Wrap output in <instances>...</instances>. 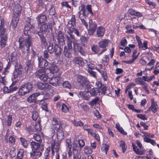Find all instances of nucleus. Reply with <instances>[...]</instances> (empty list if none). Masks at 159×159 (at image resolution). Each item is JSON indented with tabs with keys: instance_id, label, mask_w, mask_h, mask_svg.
<instances>
[{
	"instance_id": "ea45409f",
	"label": "nucleus",
	"mask_w": 159,
	"mask_h": 159,
	"mask_svg": "<svg viewBox=\"0 0 159 159\" xmlns=\"http://www.w3.org/2000/svg\"><path fill=\"white\" fill-rule=\"evenodd\" d=\"M48 50L49 52L50 53H53L54 52V46H53V45L52 43H50L49 44Z\"/></svg>"
},
{
	"instance_id": "5fc2aeb1",
	"label": "nucleus",
	"mask_w": 159,
	"mask_h": 159,
	"mask_svg": "<svg viewBox=\"0 0 159 159\" xmlns=\"http://www.w3.org/2000/svg\"><path fill=\"white\" fill-rule=\"evenodd\" d=\"M91 49L93 52L97 53L99 51V49L97 45H94L91 48Z\"/></svg>"
},
{
	"instance_id": "5701e85b",
	"label": "nucleus",
	"mask_w": 159,
	"mask_h": 159,
	"mask_svg": "<svg viewBox=\"0 0 159 159\" xmlns=\"http://www.w3.org/2000/svg\"><path fill=\"white\" fill-rule=\"evenodd\" d=\"M57 43H55L54 45V52L57 56L60 55L61 52V48L59 46Z\"/></svg>"
},
{
	"instance_id": "49530a36",
	"label": "nucleus",
	"mask_w": 159,
	"mask_h": 159,
	"mask_svg": "<svg viewBox=\"0 0 159 159\" xmlns=\"http://www.w3.org/2000/svg\"><path fill=\"white\" fill-rule=\"evenodd\" d=\"M143 85V88L145 90L146 93L148 94H149L150 92L149 90L148 89V84L144 82L141 84Z\"/></svg>"
},
{
	"instance_id": "393cba45",
	"label": "nucleus",
	"mask_w": 159,
	"mask_h": 159,
	"mask_svg": "<svg viewBox=\"0 0 159 159\" xmlns=\"http://www.w3.org/2000/svg\"><path fill=\"white\" fill-rule=\"evenodd\" d=\"M157 103H154L153 102H152V103H151V107H149L148 111L151 110L153 113H155L157 110Z\"/></svg>"
},
{
	"instance_id": "37998d69",
	"label": "nucleus",
	"mask_w": 159,
	"mask_h": 159,
	"mask_svg": "<svg viewBox=\"0 0 159 159\" xmlns=\"http://www.w3.org/2000/svg\"><path fill=\"white\" fill-rule=\"evenodd\" d=\"M109 146L108 145L105 144L102 145L101 149L102 152H105L106 154L107 153V150L109 149Z\"/></svg>"
},
{
	"instance_id": "09e8293b",
	"label": "nucleus",
	"mask_w": 159,
	"mask_h": 159,
	"mask_svg": "<svg viewBox=\"0 0 159 159\" xmlns=\"http://www.w3.org/2000/svg\"><path fill=\"white\" fill-rule=\"evenodd\" d=\"M66 146L67 148L71 149L72 147V144L71 141L70 139H67L66 141Z\"/></svg>"
},
{
	"instance_id": "f257e3e1",
	"label": "nucleus",
	"mask_w": 159,
	"mask_h": 159,
	"mask_svg": "<svg viewBox=\"0 0 159 159\" xmlns=\"http://www.w3.org/2000/svg\"><path fill=\"white\" fill-rule=\"evenodd\" d=\"M35 21L32 19H28L25 26L24 33L25 36H27L25 39L20 37L19 39V48H24L26 50L27 54H28L30 52V47L31 46L32 41L31 36L30 35L31 33L30 30L34 28Z\"/></svg>"
},
{
	"instance_id": "a211bd4d",
	"label": "nucleus",
	"mask_w": 159,
	"mask_h": 159,
	"mask_svg": "<svg viewBox=\"0 0 159 159\" xmlns=\"http://www.w3.org/2000/svg\"><path fill=\"white\" fill-rule=\"evenodd\" d=\"M19 16L13 15V17L12 18L11 22V25L13 29H15L17 26L19 20Z\"/></svg>"
},
{
	"instance_id": "3c124183",
	"label": "nucleus",
	"mask_w": 159,
	"mask_h": 159,
	"mask_svg": "<svg viewBox=\"0 0 159 159\" xmlns=\"http://www.w3.org/2000/svg\"><path fill=\"white\" fill-rule=\"evenodd\" d=\"M8 139V142L10 144L12 145L15 144V139L13 136H10Z\"/></svg>"
},
{
	"instance_id": "f3484780",
	"label": "nucleus",
	"mask_w": 159,
	"mask_h": 159,
	"mask_svg": "<svg viewBox=\"0 0 159 159\" xmlns=\"http://www.w3.org/2000/svg\"><path fill=\"white\" fill-rule=\"evenodd\" d=\"M37 19L38 24H40L45 22L47 20V17L45 15L41 14L38 16Z\"/></svg>"
},
{
	"instance_id": "4be33fe9",
	"label": "nucleus",
	"mask_w": 159,
	"mask_h": 159,
	"mask_svg": "<svg viewBox=\"0 0 159 159\" xmlns=\"http://www.w3.org/2000/svg\"><path fill=\"white\" fill-rule=\"evenodd\" d=\"M37 34L39 35L40 38L41 45L42 46H43L45 47H46L48 45V43L43 34H42L41 33H39V34Z\"/></svg>"
},
{
	"instance_id": "774afa93",
	"label": "nucleus",
	"mask_w": 159,
	"mask_h": 159,
	"mask_svg": "<svg viewBox=\"0 0 159 159\" xmlns=\"http://www.w3.org/2000/svg\"><path fill=\"white\" fill-rule=\"evenodd\" d=\"M88 72L91 75H92L94 77L96 78V72L93 71L92 70L88 69Z\"/></svg>"
},
{
	"instance_id": "9b49d317",
	"label": "nucleus",
	"mask_w": 159,
	"mask_h": 159,
	"mask_svg": "<svg viewBox=\"0 0 159 159\" xmlns=\"http://www.w3.org/2000/svg\"><path fill=\"white\" fill-rule=\"evenodd\" d=\"M108 43L109 40L108 39H104L99 42V47L103 48V49L100 52L99 55H100L106 50L107 49L106 48L108 46Z\"/></svg>"
},
{
	"instance_id": "9d476101",
	"label": "nucleus",
	"mask_w": 159,
	"mask_h": 159,
	"mask_svg": "<svg viewBox=\"0 0 159 159\" xmlns=\"http://www.w3.org/2000/svg\"><path fill=\"white\" fill-rule=\"evenodd\" d=\"M89 29L88 30L89 34L90 36L93 35L96 31L97 27V25L93 23L91 20H90L89 22Z\"/></svg>"
},
{
	"instance_id": "1a4fd4ad",
	"label": "nucleus",
	"mask_w": 159,
	"mask_h": 159,
	"mask_svg": "<svg viewBox=\"0 0 159 159\" xmlns=\"http://www.w3.org/2000/svg\"><path fill=\"white\" fill-rule=\"evenodd\" d=\"M22 8L21 5L18 3L15 4L13 7V16H20V15Z\"/></svg>"
},
{
	"instance_id": "e2e57ef3",
	"label": "nucleus",
	"mask_w": 159,
	"mask_h": 159,
	"mask_svg": "<svg viewBox=\"0 0 159 159\" xmlns=\"http://www.w3.org/2000/svg\"><path fill=\"white\" fill-rule=\"evenodd\" d=\"M39 117L38 113L36 112H34L32 114V118L34 120H36Z\"/></svg>"
},
{
	"instance_id": "dca6fc26",
	"label": "nucleus",
	"mask_w": 159,
	"mask_h": 159,
	"mask_svg": "<svg viewBox=\"0 0 159 159\" xmlns=\"http://www.w3.org/2000/svg\"><path fill=\"white\" fill-rule=\"evenodd\" d=\"M47 69L48 70L50 71V74H53L54 73H56L59 70L58 67L53 63L51 64L49 68Z\"/></svg>"
},
{
	"instance_id": "473e14b6",
	"label": "nucleus",
	"mask_w": 159,
	"mask_h": 159,
	"mask_svg": "<svg viewBox=\"0 0 159 159\" xmlns=\"http://www.w3.org/2000/svg\"><path fill=\"white\" fill-rule=\"evenodd\" d=\"M34 128L35 131L37 132H39L41 130L40 121H38V122L36 123L35 125Z\"/></svg>"
},
{
	"instance_id": "680f3d73",
	"label": "nucleus",
	"mask_w": 159,
	"mask_h": 159,
	"mask_svg": "<svg viewBox=\"0 0 159 159\" xmlns=\"http://www.w3.org/2000/svg\"><path fill=\"white\" fill-rule=\"evenodd\" d=\"M12 117L11 116H8V119L6 121L7 124L8 126H10L11 124Z\"/></svg>"
},
{
	"instance_id": "aec40b11",
	"label": "nucleus",
	"mask_w": 159,
	"mask_h": 159,
	"mask_svg": "<svg viewBox=\"0 0 159 159\" xmlns=\"http://www.w3.org/2000/svg\"><path fill=\"white\" fill-rule=\"evenodd\" d=\"M48 29V25L46 24H43L40 28L39 31H37L36 34H39L41 33L42 34H45Z\"/></svg>"
},
{
	"instance_id": "58836bf2",
	"label": "nucleus",
	"mask_w": 159,
	"mask_h": 159,
	"mask_svg": "<svg viewBox=\"0 0 159 159\" xmlns=\"http://www.w3.org/2000/svg\"><path fill=\"white\" fill-rule=\"evenodd\" d=\"M67 28L68 29V30L67 31V33L69 35L70 38H71L72 39H75L74 36L73 35L72 33V29L71 30L70 26L67 25Z\"/></svg>"
},
{
	"instance_id": "338daca9",
	"label": "nucleus",
	"mask_w": 159,
	"mask_h": 159,
	"mask_svg": "<svg viewBox=\"0 0 159 159\" xmlns=\"http://www.w3.org/2000/svg\"><path fill=\"white\" fill-rule=\"evenodd\" d=\"M135 82L138 84L141 85L144 81H143L142 78H139L136 79Z\"/></svg>"
},
{
	"instance_id": "4c0bfd02",
	"label": "nucleus",
	"mask_w": 159,
	"mask_h": 159,
	"mask_svg": "<svg viewBox=\"0 0 159 159\" xmlns=\"http://www.w3.org/2000/svg\"><path fill=\"white\" fill-rule=\"evenodd\" d=\"M120 143L119 146L121 147L122 148V152H124L126 151V148H125V142L123 140H120Z\"/></svg>"
},
{
	"instance_id": "a878e982",
	"label": "nucleus",
	"mask_w": 159,
	"mask_h": 159,
	"mask_svg": "<svg viewBox=\"0 0 159 159\" xmlns=\"http://www.w3.org/2000/svg\"><path fill=\"white\" fill-rule=\"evenodd\" d=\"M49 73H47V72L43 74V75L41 76L39 78L40 80L43 81H47L48 78H50L49 77L50 75H49Z\"/></svg>"
},
{
	"instance_id": "20e7f679",
	"label": "nucleus",
	"mask_w": 159,
	"mask_h": 159,
	"mask_svg": "<svg viewBox=\"0 0 159 159\" xmlns=\"http://www.w3.org/2000/svg\"><path fill=\"white\" fill-rule=\"evenodd\" d=\"M4 23L1 20L0 25V49L5 47L7 39V35L5 33L6 29L4 27Z\"/></svg>"
},
{
	"instance_id": "0eeeda50",
	"label": "nucleus",
	"mask_w": 159,
	"mask_h": 159,
	"mask_svg": "<svg viewBox=\"0 0 159 159\" xmlns=\"http://www.w3.org/2000/svg\"><path fill=\"white\" fill-rule=\"evenodd\" d=\"M77 82L85 89H90V85L89 84V81L86 77L80 75H78L77 78Z\"/></svg>"
},
{
	"instance_id": "6e6552de",
	"label": "nucleus",
	"mask_w": 159,
	"mask_h": 159,
	"mask_svg": "<svg viewBox=\"0 0 159 159\" xmlns=\"http://www.w3.org/2000/svg\"><path fill=\"white\" fill-rule=\"evenodd\" d=\"M56 37L57 40L56 43H57L58 44L62 45L65 44L64 34L61 31L59 30L56 33Z\"/></svg>"
},
{
	"instance_id": "c85d7f7f",
	"label": "nucleus",
	"mask_w": 159,
	"mask_h": 159,
	"mask_svg": "<svg viewBox=\"0 0 159 159\" xmlns=\"http://www.w3.org/2000/svg\"><path fill=\"white\" fill-rule=\"evenodd\" d=\"M33 139L34 140L37 141L38 143H41L42 141L41 136L38 134H34L33 136Z\"/></svg>"
},
{
	"instance_id": "39448f33",
	"label": "nucleus",
	"mask_w": 159,
	"mask_h": 159,
	"mask_svg": "<svg viewBox=\"0 0 159 159\" xmlns=\"http://www.w3.org/2000/svg\"><path fill=\"white\" fill-rule=\"evenodd\" d=\"M33 88V85L30 82L25 83L22 85L18 91L19 95L21 96H24L31 91Z\"/></svg>"
},
{
	"instance_id": "2f4dec72",
	"label": "nucleus",
	"mask_w": 159,
	"mask_h": 159,
	"mask_svg": "<svg viewBox=\"0 0 159 159\" xmlns=\"http://www.w3.org/2000/svg\"><path fill=\"white\" fill-rule=\"evenodd\" d=\"M143 139L144 142L147 143H150L153 146H155L156 144V142L154 140L148 138L146 136H145V137H144Z\"/></svg>"
},
{
	"instance_id": "f03ea898",
	"label": "nucleus",
	"mask_w": 159,
	"mask_h": 159,
	"mask_svg": "<svg viewBox=\"0 0 159 159\" xmlns=\"http://www.w3.org/2000/svg\"><path fill=\"white\" fill-rule=\"evenodd\" d=\"M30 146L32 149V152H30L31 157L34 158L35 157H39L41 156L42 152L44 149L43 144L32 141L30 143Z\"/></svg>"
},
{
	"instance_id": "6ab92c4d",
	"label": "nucleus",
	"mask_w": 159,
	"mask_h": 159,
	"mask_svg": "<svg viewBox=\"0 0 159 159\" xmlns=\"http://www.w3.org/2000/svg\"><path fill=\"white\" fill-rule=\"evenodd\" d=\"M79 16H82L83 18H86L88 14L85 9V7L84 5L81 6V9L79 12Z\"/></svg>"
},
{
	"instance_id": "de8ad7c7",
	"label": "nucleus",
	"mask_w": 159,
	"mask_h": 159,
	"mask_svg": "<svg viewBox=\"0 0 159 159\" xmlns=\"http://www.w3.org/2000/svg\"><path fill=\"white\" fill-rule=\"evenodd\" d=\"M72 25H71V26H70V27L71 30L72 29V32L75 34L77 36H79L80 34V32L78 30L74 28V26H72Z\"/></svg>"
},
{
	"instance_id": "a18cd8bd",
	"label": "nucleus",
	"mask_w": 159,
	"mask_h": 159,
	"mask_svg": "<svg viewBox=\"0 0 159 159\" xmlns=\"http://www.w3.org/2000/svg\"><path fill=\"white\" fill-rule=\"evenodd\" d=\"M86 62L87 66L89 69L92 70L95 68V65L90 62H88L87 60H85Z\"/></svg>"
},
{
	"instance_id": "f8f14e48",
	"label": "nucleus",
	"mask_w": 159,
	"mask_h": 159,
	"mask_svg": "<svg viewBox=\"0 0 159 159\" xmlns=\"http://www.w3.org/2000/svg\"><path fill=\"white\" fill-rule=\"evenodd\" d=\"M60 142L53 140L51 144V148L52 149V155H53L54 150L56 152H57L59 150L60 145Z\"/></svg>"
},
{
	"instance_id": "412c9836",
	"label": "nucleus",
	"mask_w": 159,
	"mask_h": 159,
	"mask_svg": "<svg viewBox=\"0 0 159 159\" xmlns=\"http://www.w3.org/2000/svg\"><path fill=\"white\" fill-rule=\"evenodd\" d=\"M48 71V69H46L44 68H40L35 72V75L37 78L46 73Z\"/></svg>"
},
{
	"instance_id": "cd10ccee",
	"label": "nucleus",
	"mask_w": 159,
	"mask_h": 159,
	"mask_svg": "<svg viewBox=\"0 0 159 159\" xmlns=\"http://www.w3.org/2000/svg\"><path fill=\"white\" fill-rule=\"evenodd\" d=\"M20 139L23 146L25 148H27L29 143L28 141L26 139L22 137H20Z\"/></svg>"
},
{
	"instance_id": "e433bc0d",
	"label": "nucleus",
	"mask_w": 159,
	"mask_h": 159,
	"mask_svg": "<svg viewBox=\"0 0 159 159\" xmlns=\"http://www.w3.org/2000/svg\"><path fill=\"white\" fill-rule=\"evenodd\" d=\"M9 60H17L19 59L18 56L15 52H12L11 54L8 56Z\"/></svg>"
},
{
	"instance_id": "f704fd0d",
	"label": "nucleus",
	"mask_w": 159,
	"mask_h": 159,
	"mask_svg": "<svg viewBox=\"0 0 159 159\" xmlns=\"http://www.w3.org/2000/svg\"><path fill=\"white\" fill-rule=\"evenodd\" d=\"M99 100V98L97 97L89 102V104L92 107H93L94 105L98 103Z\"/></svg>"
},
{
	"instance_id": "423d86ee",
	"label": "nucleus",
	"mask_w": 159,
	"mask_h": 159,
	"mask_svg": "<svg viewBox=\"0 0 159 159\" xmlns=\"http://www.w3.org/2000/svg\"><path fill=\"white\" fill-rule=\"evenodd\" d=\"M37 86L39 89L45 91V93H44V94H49V93H52L53 91V90L51 88V86L47 83L39 82L37 83Z\"/></svg>"
},
{
	"instance_id": "bb28decb",
	"label": "nucleus",
	"mask_w": 159,
	"mask_h": 159,
	"mask_svg": "<svg viewBox=\"0 0 159 159\" xmlns=\"http://www.w3.org/2000/svg\"><path fill=\"white\" fill-rule=\"evenodd\" d=\"M129 14L138 17L142 16V14L141 13L139 12H136L133 9H129Z\"/></svg>"
},
{
	"instance_id": "6e6d98bb",
	"label": "nucleus",
	"mask_w": 159,
	"mask_h": 159,
	"mask_svg": "<svg viewBox=\"0 0 159 159\" xmlns=\"http://www.w3.org/2000/svg\"><path fill=\"white\" fill-rule=\"evenodd\" d=\"M62 7H65L67 8L71 9V7L69 4L67 2H63L61 3Z\"/></svg>"
},
{
	"instance_id": "c03bdc74",
	"label": "nucleus",
	"mask_w": 159,
	"mask_h": 159,
	"mask_svg": "<svg viewBox=\"0 0 159 159\" xmlns=\"http://www.w3.org/2000/svg\"><path fill=\"white\" fill-rule=\"evenodd\" d=\"M61 111L64 113H66L69 111V109L67 106L64 104L63 103L61 105Z\"/></svg>"
},
{
	"instance_id": "ddd939ff",
	"label": "nucleus",
	"mask_w": 159,
	"mask_h": 159,
	"mask_svg": "<svg viewBox=\"0 0 159 159\" xmlns=\"http://www.w3.org/2000/svg\"><path fill=\"white\" fill-rule=\"evenodd\" d=\"M60 77L58 76L52 77L49 80V83L53 86H56L60 83Z\"/></svg>"
},
{
	"instance_id": "72a5a7b5",
	"label": "nucleus",
	"mask_w": 159,
	"mask_h": 159,
	"mask_svg": "<svg viewBox=\"0 0 159 159\" xmlns=\"http://www.w3.org/2000/svg\"><path fill=\"white\" fill-rule=\"evenodd\" d=\"M74 125L75 126H82L83 125L84 123L81 120L78 121H76L75 120L72 121Z\"/></svg>"
},
{
	"instance_id": "8fccbe9b",
	"label": "nucleus",
	"mask_w": 159,
	"mask_h": 159,
	"mask_svg": "<svg viewBox=\"0 0 159 159\" xmlns=\"http://www.w3.org/2000/svg\"><path fill=\"white\" fill-rule=\"evenodd\" d=\"M89 89H85V91H84V93L86 92V93H85L84 96V99L85 100H88L90 96L88 95L87 94L89 93Z\"/></svg>"
},
{
	"instance_id": "052dcab7",
	"label": "nucleus",
	"mask_w": 159,
	"mask_h": 159,
	"mask_svg": "<svg viewBox=\"0 0 159 159\" xmlns=\"http://www.w3.org/2000/svg\"><path fill=\"white\" fill-rule=\"evenodd\" d=\"M143 133L144 134L143 136L144 137L145 136H146L147 137L153 138L154 137V135L152 134H151L150 133H148L147 132H143Z\"/></svg>"
},
{
	"instance_id": "7c9ffc66",
	"label": "nucleus",
	"mask_w": 159,
	"mask_h": 159,
	"mask_svg": "<svg viewBox=\"0 0 159 159\" xmlns=\"http://www.w3.org/2000/svg\"><path fill=\"white\" fill-rule=\"evenodd\" d=\"M64 54L66 57L68 58H70L71 57V54L70 53V51L68 50L67 49L66 46H65L64 48Z\"/></svg>"
},
{
	"instance_id": "0e129e2a",
	"label": "nucleus",
	"mask_w": 159,
	"mask_h": 159,
	"mask_svg": "<svg viewBox=\"0 0 159 159\" xmlns=\"http://www.w3.org/2000/svg\"><path fill=\"white\" fill-rule=\"evenodd\" d=\"M137 117L143 120H146L147 118L146 117L145 115L142 114H139L137 115Z\"/></svg>"
},
{
	"instance_id": "864d4df0",
	"label": "nucleus",
	"mask_w": 159,
	"mask_h": 159,
	"mask_svg": "<svg viewBox=\"0 0 159 159\" xmlns=\"http://www.w3.org/2000/svg\"><path fill=\"white\" fill-rule=\"evenodd\" d=\"M79 17L81 20L82 24L84 25L87 28V27H88V25L84 20L85 18H83L82 16H79Z\"/></svg>"
},
{
	"instance_id": "13d9d810",
	"label": "nucleus",
	"mask_w": 159,
	"mask_h": 159,
	"mask_svg": "<svg viewBox=\"0 0 159 159\" xmlns=\"http://www.w3.org/2000/svg\"><path fill=\"white\" fill-rule=\"evenodd\" d=\"M50 151V148L49 147L48 148L44 153L45 158V159L48 158L49 153Z\"/></svg>"
},
{
	"instance_id": "7ed1b4c3",
	"label": "nucleus",
	"mask_w": 159,
	"mask_h": 159,
	"mask_svg": "<svg viewBox=\"0 0 159 159\" xmlns=\"http://www.w3.org/2000/svg\"><path fill=\"white\" fill-rule=\"evenodd\" d=\"M52 123L54 129L57 131V138L58 141L60 142L64 139V133L63 131L62 123L58 121L57 118L53 117Z\"/></svg>"
},
{
	"instance_id": "b1692460",
	"label": "nucleus",
	"mask_w": 159,
	"mask_h": 159,
	"mask_svg": "<svg viewBox=\"0 0 159 159\" xmlns=\"http://www.w3.org/2000/svg\"><path fill=\"white\" fill-rule=\"evenodd\" d=\"M105 31V29L102 26H100L98 28L97 34L99 37H102L104 35Z\"/></svg>"
},
{
	"instance_id": "79ce46f5",
	"label": "nucleus",
	"mask_w": 159,
	"mask_h": 159,
	"mask_svg": "<svg viewBox=\"0 0 159 159\" xmlns=\"http://www.w3.org/2000/svg\"><path fill=\"white\" fill-rule=\"evenodd\" d=\"M84 149V153L86 154H91L92 152V150L88 146H85Z\"/></svg>"
},
{
	"instance_id": "c756f323",
	"label": "nucleus",
	"mask_w": 159,
	"mask_h": 159,
	"mask_svg": "<svg viewBox=\"0 0 159 159\" xmlns=\"http://www.w3.org/2000/svg\"><path fill=\"white\" fill-rule=\"evenodd\" d=\"M39 65L40 68H44L48 65L47 60H39Z\"/></svg>"
},
{
	"instance_id": "2eb2a0df",
	"label": "nucleus",
	"mask_w": 159,
	"mask_h": 159,
	"mask_svg": "<svg viewBox=\"0 0 159 159\" xmlns=\"http://www.w3.org/2000/svg\"><path fill=\"white\" fill-rule=\"evenodd\" d=\"M74 45L73 49L75 51L79 52L83 55L84 56L85 53L84 51L82 49L81 46L80 44H78L76 43H73Z\"/></svg>"
},
{
	"instance_id": "603ef678",
	"label": "nucleus",
	"mask_w": 159,
	"mask_h": 159,
	"mask_svg": "<svg viewBox=\"0 0 159 159\" xmlns=\"http://www.w3.org/2000/svg\"><path fill=\"white\" fill-rule=\"evenodd\" d=\"M79 147L81 149L85 145V142L82 139L79 140L78 141Z\"/></svg>"
},
{
	"instance_id": "4468645a",
	"label": "nucleus",
	"mask_w": 159,
	"mask_h": 159,
	"mask_svg": "<svg viewBox=\"0 0 159 159\" xmlns=\"http://www.w3.org/2000/svg\"><path fill=\"white\" fill-rule=\"evenodd\" d=\"M20 69H15L13 72V75L15 79L20 78L22 73L23 68L22 66H20Z\"/></svg>"
},
{
	"instance_id": "4d7b16f0",
	"label": "nucleus",
	"mask_w": 159,
	"mask_h": 159,
	"mask_svg": "<svg viewBox=\"0 0 159 159\" xmlns=\"http://www.w3.org/2000/svg\"><path fill=\"white\" fill-rule=\"evenodd\" d=\"M63 86L64 88L67 89H70L71 87V85L68 81H65L63 83Z\"/></svg>"
},
{
	"instance_id": "69168bd1",
	"label": "nucleus",
	"mask_w": 159,
	"mask_h": 159,
	"mask_svg": "<svg viewBox=\"0 0 159 159\" xmlns=\"http://www.w3.org/2000/svg\"><path fill=\"white\" fill-rule=\"evenodd\" d=\"M42 107L43 110H44L45 111H48V106L46 102H43L42 105Z\"/></svg>"
},
{
	"instance_id": "bf43d9fd",
	"label": "nucleus",
	"mask_w": 159,
	"mask_h": 159,
	"mask_svg": "<svg viewBox=\"0 0 159 159\" xmlns=\"http://www.w3.org/2000/svg\"><path fill=\"white\" fill-rule=\"evenodd\" d=\"M36 100L34 98V97L33 96V95L31 94L30 95L28 98L27 99V101L31 103Z\"/></svg>"
},
{
	"instance_id": "a19ab883",
	"label": "nucleus",
	"mask_w": 159,
	"mask_h": 159,
	"mask_svg": "<svg viewBox=\"0 0 159 159\" xmlns=\"http://www.w3.org/2000/svg\"><path fill=\"white\" fill-rule=\"evenodd\" d=\"M24 152L23 150H20L17 153V159H23Z\"/></svg>"
},
{
	"instance_id": "c9c22d12",
	"label": "nucleus",
	"mask_w": 159,
	"mask_h": 159,
	"mask_svg": "<svg viewBox=\"0 0 159 159\" xmlns=\"http://www.w3.org/2000/svg\"><path fill=\"white\" fill-rule=\"evenodd\" d=\"M70 22L71 23L70 24L68 23V24L67 25L71 26V25H72V26H74L76 25V20L75 18V15H72L71 16V19H70Z\"/></svg>"
}]
</instances>
